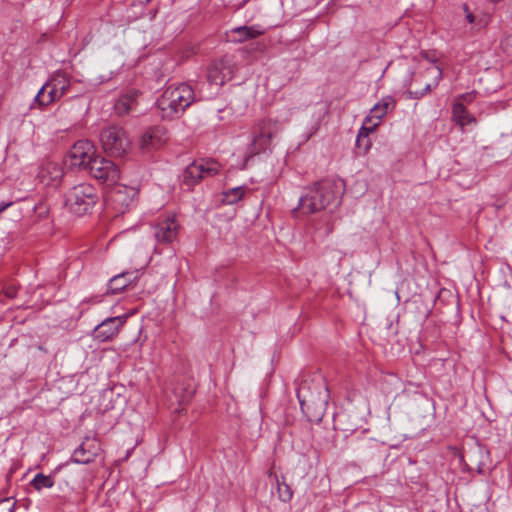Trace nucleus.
<instances>
[{
  "mask_svg": "<svg viewBox=\"0 0 512 512\" xmlns=\"http://www.w3.org/2000/svg\"><path fill=\"white\" fill-rule=\"evenodd\" d=\"M296 397L301 411L310 422H320L326 412L329 390L322 379H303L295 381Z\"/></svg>",
  "mask_w": 512,
  "mask_h": 512,
  "instance_id": "f257e3e1",
  "label": "nucleus"
},
{
  "mask_svg": "<svg viewBox=\"0 0 512 512\" xmlns=\"http://www.w3.org/2000/svg\"><path fill=\"white\" fill-rule=\"evenodd\" d=\"M343 184L331 180H323L306 188L299 197L297 209L303 214H313L329 206L337 207L341 203Z\"/></svg>",
  "mask_w": 512,
  "mask_h": 512,
  "instance_id": "f03ea898",
  "label": "nucleus"
},
{
  "mask_svg": "<svg viewBox=\"0 0 512 512\" xmlns=\"http://www.w3.org/2000/svg\"><path fill=\"white\" fill-rule=\"evenodd\" d=\"M194 101L193 88L186 83H180L168 86L156 104L163 119H174L179 117Z\"/></svg>",
  "mask_w": 512,
  "mask_h": 512,
  "instance_id": "7ed1b4c3",
  "label": "nucleus"
},
{
  "mask_svg": "<svg viewBox=\"0 0 512 512\" xmlns=\"http://www.w3.org/2000/svg\"><path fill=\"white\" fill-rule=\"evenodd\" d=\"M281 126L271 119L259 121L253 128L252 140L249 143L242 168H246L249 159L266 152L270 148L272 139L279 133Z\"/></svg>",
  "mask_w": 512,
  "mask_h": 512,
  "instance_id": "20e7f679",
  "label": "nucleus"
},
{
  "mask_svg": "<svg viewBox=\"0 0 512 512\" xmlns=\"http://www.w3.org/2000/svg\"><path fill=\"white\" fill-rule=\"evenodd\" d=\"M97 201V190L90 183H80L73 186L65 196V205L67 209L77 216L87 214L94 207Z\"/></svg>",
  "mask_w": 512,
  "mask_h": 512,
  "instance_id": "39448f33",
  "label": "nucleus"
},
{
  "mask_svg": "<svg viewBox=\"0 0 512 512\" xmlns=\"http://www.w3.org/2000/svg\"><path fill=\"white\" fill-rule=\"evenodd\" d=\"M70 87V80L66 74L57 72L46 82L34 97L32 107L36 104L39 107L48 106L49 104L63 97Z\"/></svg>",
  "mask_w": 512,
  "mask_h": 512,
  "instance_id": "423d86ee",
  "label": "nucleus"
},
{
  "mask_svg": "<svg viewBox=\"0 0 512 512\" xmlns=\"http://www.w3.org/2000/svg\"><path fill=\"white\" fill-rule=\"evenodd\" d=\"M100 142L104 151L112 156H123L131 145L125 129L118 125L103 128L100 133Z\"/></svg>",
  "mask_w": 512,
  "mask_h": 512,
  "instance_id": "0eeeda50",
  "label": "nucleus"
},
{
  "mask_svg": "<svg viewBox=\"0 0 512 512\" xmlns=\"http://www.w3.org/2000/svg\"><path fill=\"white\" fill-rule=\"evenodd\" d=\"M97 156V149L94 143L90 140L82 139L72 145L64 162L71 168L88 170Z\"/></svg>",
  "mask_w": 512,
  "mask_h": 512,
  "instance_id": "6e6552de",
  "label": "nucleus"
},
{
  "mask_svg": "<svg viewBox=\"0 0 512 512\" xmlns=\"http://www.w3.org/2000/svg\"><path fill=\"white\" fill-rule=\"evenodd\" d=\"M220 164L213 159H201L186 167L183 173V183L190 187L200 180L213 177L220 171Z\"/></svg>",
  "mask_w": 512,
  "mask_h": 512,
  "instance_id": "1a4fd4ad",
  "label": "nucleus"
},
{
  "mask_svg": "<svg viewBox=\"0 0 512 512\" xmlns=\"http://www.w3.org/2000/svg\"><path fill=\"white\" fill-rule=\"evenodd\" d=\"M91 177L97 181L113 186L120 179L119 167L110 159L98 155L87 170Z\"/></svg>",
  "mask_w": 512,
  "mask_h": 512,
  "instance_id": "9d476101",
  "label": "nucleus"
},
{
  "mask_svg": "<svg viewBox=\"0 0 512 512\" xmlns=\"http://www.w3.org/2000/svg\"><path fill=\"white\" fill-rule=\"evenodd\" d=\"M137 195L138 190L135 187L118 185L110 191L106 201L116 215H119L134 205Z\"/></svg>",
  "mask_w": 512,
  "mask_h": 512,
  "instance_id": "9b49d317",
  "label": "nucleus"
},
{
  "mask_svg": "<svg viewBox=\"0 0 512 512\" xmlns=\"http://www.w3.org/2000/svg\"><path fill=\"white\" fill-rule=\"evenodd\" d=\"M178 233L179 224L173 215L159 219L153 226V235L159 244L173 243L177 239Z\"/></svg>",
  "mask_w": 512,
  "mask_h": 512,
  "instance_id": "f8f14e48",
  "label": "nucleus"
},
{
  "mask_svg": "<svg viewBox=\"0 0 512 512\" xmlns=\"http://www.w3.org/2000/svg\"><path fill=\"white\" fill-rule=\"evenodd\" d=\"M126 322V316H116L104 319L93 330V338L100 342L112 340Z\"/></svg>",
  "mask_w": 512,
  "mask_h": 512,
  "instance_id": "ddd939ff",
  "label": "nucleus"
},
{
  "mask_svg": "<svg viewBox=\"0 0 512 512\" xmlns=\"http://www.w3.org/2000/svg\"><path fill=\"white\" fill-rule=\"evenodd\" d=\"M100 451V444L96 438L86 437L77 447L71 457V461L77 464L92 462Z\"/></svg>",
  "mask_w": 512,
  "mask_h": 512,
  "instance_id": "4468645a",
  "label": "nucleus"
},
{
  "mask_svg": "<svg viewBox=\"0 0 512 512\" xmlns=\"http://www.w3.org/2000/svg\"><path fill=\"white\" fill-rule=\"evenodd\" d=\"M232 77V69L228 61H214L208 68L207 78L210 84L216 86L223 85Z\"/></svg>",
  "mask_w": 512,
  "mask_h": 512,
  "instance_id": "2eb2a0df",
  "label": "nucleus"
},
{
  "mask_svg": "<svg viewBox=\"0 0 512 512\" xmlns=\"http://www.w3.org/2000/svg\"><path fill=\"white\" fill-rule=\"evenodd\" d=\"M434 63V60H431ZM426 73L433 76V83H425L423 89H407L406 95L409 99H420L424 95H426L433 87H436L440 80L442 79L443 73L442 69L436 65L432 64L429 68L426 69Z\"/></svg>",
  "mask_w": 512,
  "mask_h": 512,
  "instance_id": "dca6fc26",
  "label": "nucleus"
},
{
  "mask_svg": "<svg viewBox=\"0 0 512 512\" xmlns=\"http://www.w3.org/2000/svg\"><path fill=\"white\" fill-rule=\"evenodd\" d=\"M167 140L166 131L162 127L147 130L141 137L140 148L149 150L161 146Z\"/></svg>",
  "mask_w": 512,
  "mask_h": 512,
  "instance_id": "f3484780",
  "label": "nucleus"
},
{
  "mask_svg": "<svg viewBox=\"0 0 512 512\" xmlns=\"http://www.w3.org/2000/svg\"><path fill=\"white\" fill-rule=\"evenodd\" d=\"M138 96L137 91H129L121 95L114 104L115 113L118 116H125L134 111L138 105Z\"/></svg>",
  "mask_w": 512,
  "mask_h": 512,
  "instance_id": "a211bd4d",
  "label": "nucleus"
},
{
  "mask_svg": "<svg viewBox=\"0 0 512 512\" xmlns=\"http://www.w3.org/2000/svg\"><path fill=\"white\" fill-rule=\"evenodd\" d=\"M38 176L41 182L50 185L60 181L63 176V170L58 163L47 162L41 167Z\"/></svg>",
  "mask_w": 512,
  "mask_h": 512,
  "instance_id": "6ab92c4d",
  "label": "nucleus"
},
{
  "mask_svg": "<svg viewBox=\"0 0 512 512\" xmlns=\"http://www.w3.org/2000/svg\"><path fill=\"white\" fill-rule=\"evenodd\" d=\"M264 33V30L260 26H239L231 30L233 35L232 41L244 42L249 39H254Z\"/></svg>",
  "mask_w": 512,
  "mask_h": 512,
  "instance_id": "aec40b11",
  "label": "nucleus"
},
{
  "mask_svg": "<svg viewBox=\"0 0 512 512\" xmlns=\"http://www.w3.org/2000/svg\"><path fill=\"white\" fill-rule=\"evenodd\" d=\"M452 115L457 124L460 126H465L476 122L475 117L468 112L462 102L454 103L452 107Z\"/></svg>",
  "mask_w": 512,
  "mask_h": 512,
  "instance_id": "412c9836",
  "label": "nucleus"
},
{
  "mask_svg": "<svg viewBox=\"0 0 512 512\" xmlns=\"http://www.w3.org/2000/svg\"><path fill=\"white\" fill-rule=\"evenodd\" d=\"M131 275L128 273H121L112 277L108 283V292L117 294L123 291L131 283Z\"/></svg>",
  "mask_w": 512,
  "mask_h": 512,
  "instance_id": "4be33fe9",
  "label": "nucleus"
},
{
  "mask_svg": "<svg viewBox=\"0 0 512 512\" xmlns=\"http://www.w3.org/2000/svg\"><path fill=\"white\" fill-rule=\"evenodd\" d=\"M375 129L371 128L367 124L363 123L361 128L358 131L356 137V147L362 150L364 153L368 152L371 147V141L369 139V134L373 132Z\"/></svg>",
  "mask_w": 512,
  "mask_h": 512,
  "instance_id": "5701e85b",
  "label": "nucleus"
},
{
  "mask_svg": "<svg viewBox=\"0 0 512 512\" xmlns=\"http://www.w3.org/2000/svg\"><path fill=\"white\" fill-rule=\"evenodd\" d=\"M386 113L387 112H384V109L381 108L378 105V103H376L370 110L369 115L365 118L364 123L370 126L371 128L376 129L378 125L381 123V120L386 115Z\"/></svg>",
  "mask_w": 512,
  "mask_h": 512,
  "instance_id": "b1692460",
  "label": "nucleus"
},
{
  "mask_svg": "<svg viewBox=\"0 0 512 512\" xmlns=\"http://www.w3.org/2000/svg\"><path fill=\"white\" fill-rule=\"evenodd\" d=\"M54 483V478L51 475H44L43 473L36 474L31 480V485L37 491H41L44 488H52Z\"/></svg>",
  "mask_w": 512,
  "mask_h": 512,
  "instance_id": "393cba45",
  "label": "nucleus"
},
{
  "mask_svg": "<svg viewBox=\"0 0 512 512\" xmlns=\"http://www.w3.org/2000/svg\"><path fill=\"white\" fill-rule=\"evenodd\" d=\"M244 192L245 188L242 186L231 188L223 193L222 201L232 205L243 198Z\"/></svg>",
  "mask_w": 512,
  "mask_h": 512,
  "instance_id": "a878e982",
  "label": "nucleus"
},
{
  "mask_svg": "<svg viewBox=\"0 0 512 512\" xmlns=\"http://www.w3.org/2000/svg\"><path fill=\"white\" fill-rule=\"evenodd\" d=\"M463 9L465 12L466 21L472 25V29L480 30L486 25V21L483 17H479L474 15L468 8L466 4L463 5Z\"/></svg>",
  "mask_w": 512,
  "mask_h": 512,
  "instance_id": "bb28decb",
  "label": "nucleus"
},
{
  "mask_svg": "<svg viewBox=\"0 0 512 512\" xmlns=\"http://www.w3.org/2000/svg\"><path fill=\"white\" fill-rule=\"evenodd\" d=\"M378 105L384 109V112H388V110L393 109L395 107V100L391 96H386L382 98Z\"/></svg>",
  "mask_w": 512,
  "mask_h": 512,
  "instance_id": "cd10ccee",
  "label": "nucleus"
},
{
  "mask_svg": "<svg viewBox=\"0 0 512 512\" xmlns=\"http://www.w3.org/2000/svg\"><path fill=\"white\" fill-rule=\"evenodd\" d=\"M277 491H278L279 497L283 501H286L285 496L288 494V485L285 483V479L284 478H283L282 483L277 481Z\"/></svg>",
  "mask_w": 512,
  "mask_h": 512,
  "instance_id": "c85d7f7f",
  "label": "nucleus"
},
{
  "mask_svg": "<svg viewBox=\"0 0 512 512\" xmlns=\"http://www.w3.org/2000/svg\"><path fill=\"white\" fill-rule=\"evenodd\" d=\"M475 97L476 93L474 91L467 92L459 96L458 102H462L463 105H465L466 103L469 104L474 101Z\"/></svg>",
  "mask_w": 512,
  "mask_h": 512,
  "instance_id": "c756f323",
  "label": "nucleus"
},
{
  "mask_svg": "<svg viewBox=\"0 0 512 512\" xmlns=\"http://www.w3.org/2000/svg\"><path fill=\"white\" fill-rule=\"evenodd\" d=\"M0 512H13V505L10 499L0 501Z\"/></svg>",
  "mask_w": 512,
  "mask_h": 512,
  "instance_id": "7c9ffc66",
  "label": "nucleus"
},
{
  "mask_svg": "<svg viewBox=\"0 0 512 512\" xmlns=\"http://www.w3.org/2000/svg\"><path fill=\"white\" fill-rule=\"evenodd\" d=\"M193 395V390H187L179 399V404L183 405L184 403L188 402Z\"/></svg>",
  "mask_w": 512,
  "mask_h": 512,
  "instance_id": "2f4dec72",
  "label": "nucleus"
},
{
  "mask_svg": "<svg viewBox=\"0 0 512 512\" xmlns=\"http://www.w3.org/2000/svg\"><path fill=\"white\" fill-rule=\"evenodd\" d=\"M12 203L9 202V203H1L0 204V213L3 212L4 210H6Z\"/></svg>",
  "mask_w": 512,
  "mask_h": 512,
  "instance_id": "473e14b6",
  "label": "nucleus"
},
{
  "mask_svg": "<svg viewBox=\"0 0 512 512\" xmlns=\"http://www.w3.org/2000/svg\"><path fill=\"white\" fill-rule=\"evenodd\" d=\"M510 15L512 17V0L509 1Z\"/></svg>",
  "mask_w": 512,
  "mask_h": 512,
  "instance_id": "72a5a7b5",
  "label": "nucleus"
},
{
  "mask_svg": "<svg viewBox=\"0 0 512 512\" xmlns=\"http://www.w3.org/2000/svg\"><path fill=\"white\" fill-rule=\"evenodd\" d=\"M413 81H414V82H419L420 84L422 83V82L420 81L419 77H416Z\"/></svg>",
  "mask_w": 512,
  "mask_h": 512,
  "instance_id": "f704fd0d",
  "label": "nucleus"
}]
</instances>
